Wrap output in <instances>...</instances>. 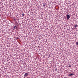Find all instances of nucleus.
Returning a JSON list of instances; mask_svg holds the SVG:
<instances>
[{"instance_id": "f03ea898", "label": "nucleus", "mask_w": 78, "mask_h": 78, "mask_svg": "<svg viewBox=\"0 0 78 78\" xmlns=\"http://www.w3.org/2000/svg\"><path fill=\"white\" fill-rule=\"evenodd\" d=\"M73 75H74V74L73 73H70L69 75V76H73Z\"/></svg>"}, {"instance_id": "20e7f679", "label": "nucleus", "mask_w": 78, "mask_h": 78, "mask_svg": "<svg viewBox=\"0 0 78 78\" xmlns=\"http://www.w3.org/2000/svg\"><path fill=\"white\" fill-rule=\"evenodd\" d=\"M16 26H15L13 28V30H14L15 29H16Z\"/></svg>"}, {"instance_id": "1a4fd4ad", "label": "nucleus", "mask_w": 78, "mask_h": 78, "mask_svg": "<svg viewBox=\"0 0 78 78\" xmlns=\"http://www.w3.org/2000/svg\"><path fill=\"white\" fill-rule=\"evenodd\" d=\"M57 70V69H55V71H56V70Z\"/></svg>"}, {"instance_id": "f257e3e1", "label": "nucleus", "mask_w": 78, "mask_h": 78, "mask_svg": "<svg viewBox=\"0 0 78 78\" xmlns=\"http://www.w3.org/2000/svg\"><path fill=\"white\" fill-rule=\"evenodd\" d=\"M70 15H67V20H69L70 19Z\"/></svg>"}, {"instance_id": "7ed1b4c3", "label": "nucleus", "mask_w": 78, "mask_h": 78, "mask_svg": "<svg viewBox=\"0 0 78 78\" xmlns=\"http://www.w3.org/2000/svg\"><path fill=\"white\" fill-rule=\"evenodd\" d=\"M28 73H26L25 74H24V76H28Z\"/></svg>"}, {"instance_id": "423d86ee", "label": "nucleus", "mask_w": 78, "mask_h": 78, "mask_svg": "<svg viewBox=\"0 0 78 78\" xmlns=\"http://www.w3.org/2000/svg\"><path fill=\"white\" fill-rule=\"evenodd\" d=\"M76 45H78V42H76Z\"/></svg>"}, {"instance_id": "0eeeda50", "label": "nucleus", "mask_w": 78, "mask_h": 78, "mask_svg": "<svg viewBox=\"0 0 78 78\" xmlns=\"http://www.w3.org/2000/svg\"><path fill=\"white\" fill-rule=\"evenodd\" d=\"M22 15H23V16H24V14H23V13Z\"/></svg>"}, {"instance_id": "6e6552de", "label": "nucleus", "mask_w": 78, "mask_h": 78, "mask_svg": "<svg viewBox=\"0 0 78 78\" xmlns=\"http://www.w3.org/2000/svg\"><path fill=\"white\" fill-rule=\"evenodd\" d=\"M69 67H71V65H69Z\"/></svg>"}, {"instance_id": "39448f33", "label": "nucleus", "mask_w": 78, "mask_h": 78, "mask_svg": "<svg viewBox=\"0 0 78 78\" xmlns=\"http://www.w3.org/2000/svg\"><path fill=\"white\" fill-rule=\"evenodd\" d=\"M74 27L75 28H76V27H77V25H74Z\"/></svg>"}, {"instance_id": "9d476101", "label": "nucleus", "mask_w": 78, "mask_h": 78, "mask_svg": "<svg viewBox=\"0 0 78 78\" xmlns=\"http://www.w3.org/2000/svg\"><path fill=\"white\" fill-rule=\"evenodd\" d=\"M45 6V5L44 4V5H43V6Z\"/></svg>"}]
</instances>
